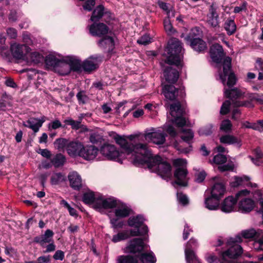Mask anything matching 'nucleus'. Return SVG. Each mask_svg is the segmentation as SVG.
I'll list each match as a JSON object with an SVG mask.
<instances>
[{
	"label": "nucleus",
	"mask_w": 263,
	"mask_h": 263,
	"mask_svg": "<svg viewBox=\"0 0 263 263\" xmlns=\"http://www.w3.org/2000/svg\"><path fill=\"white\" fill-rule=\"evenodd\" d=\"M255 154L256 157V158L250 157L252 162L256 165H259L262 161L261 160L263 158V154L259 149L255 150Z\"/></svg>",
	"instance_id": "48"
},
{
	"label": "nucleus",
	"mask_w": 263,
	"mask_h": 263,
	"mask_svg": "<svg viewBox=\"0 0 263 263\" xmlns=\"http://www.w3.org/2000/svg\"><path fill=\"white\" fill-rule=\"evenodd\" d=\"M53 232L49 230H47L45 233L34 238V242L39 243L42 247H45L46 243L53 240Z\"/></svg>",
	"instance_id": "24"
},
{
	"label": "nucleus",
	"mask_w": 263,
	"mask_h": 263,
	"mask_svg": "<svg viewBox=\"0 0 263 263\" xmlns=\"http://www.w3.org/2000/svg\"><path fill=\"white\" fill-rule=\"evenodd\" d=\"M115 208V214L116 218H110V223L114 228H122L123 223L118 222V219L127 217L130 214V209L125 204L118 202Z\"/></svg>",
	"instance_id": "11"
},
{
	"label": "nucleus",
	"mask_w": 263,
	"mask_h": 263,
	"mask_svg": "<svg viewBox=\"0 0 263 263\" xmlns=\"http://www.w3.org/2000/svg\"><path fill=\"white\" fill-rule=\"evenodd\" d=\"M11 50L14 58L23 59L30 52L31 49L25 45L14 43L11 46Z\"/></svg>",
	"instance_id": "15"
},
{
	"label": "nucleus",
	"mask_w": 263,
	"mask_h": 263,
	"mask_svg": "<svg viewBox=\"0 0 263 263\" xmlns=\"http://www.w3.org/2000/svg\"><path fill=\"white\" fill-rule=\"evenodd\" d=\"M220 142L227 145H236L240 147L241 145L240 140L236 137L232 135H224L219 138Z\"/></svg>",
	"instance_id": "30"
},
{
	"label": "nucleus",
	"mask_w": 263,
	"mask_h": 263,
	"mask_svg": "<svg viewBox=\"0 0 263 263\" xmlns=\"http://www.w3.org/2000/svg\"><path fill=\"white\" fill-rule=\"evenodd\" d=\"M217 7L212 4L209 8V13L207 15V23L212 27L219 26L218 14L217 13Z\"/></svg>",
	"instance_id": "21"
},
{
	"label": "nucleus",
	"mask_w": 263,
	"mask_h": 263,
	"mask_svg": "<svg viewBox=\"0 0 263 263\" xmlns=\"http://www.w3.org/2000/svg\"><path fill=\"white\" fill-rule=\"evenodd\" d=\"M260 232L261 231L258 230L256 231L253 229H251L242 231L238 235H239L241 238L243 237L245 239H251L258 237Z\"/></svg>",
	"instance_id": "37"
},
{
	"label": "nucleus",
	"mask_w": 263,
	"mask_h": 263,
	"mask_svg": "<svg viewBox=\"0 0 263 263\" xmlns=\"http://www.w3.org/2000/svg\"><path fill=\"white\" fill-rule=\"evenodd\" d=\"M151 42V39L148 35L145 34L137 40L139 44L146 45Z\"/></svg>",
	"instance_id": "56"
},
{
	"label": "nucleus",
	"mask_w": 263,
	"mask_h": 263,
	"mask_svg": "<svg viewBox=\"0 0 263 263\" xmlns=\"http://www.w3.org/2000/svg\"><path fill=\"white\" fill-rule=\"evenodd\" d=\"M206 259L209 263H222L219 258L212 255H209L208 256H206Z\"/></svg>",
	"instance_id": "64"
},
{
	"label": "nucleus",
	"mask_w": 263,
	"mask_h": 263,
	"mask_svg": "<svg viewBox=\"0 0 263 263\" xmlns=\"http://www.w3.org/2000/svg\"><path fill=\"white\" fill-rule=\"evenodd\" d=\"M231 59L227 57L223 62L222 72L219 71V78L223 84L228 78L227 85L229 87L233 86L236 83L235 75L231 71Z\"/></svg>",
	"instance_id": "9"
},
{
	"label": "nucleus",
	"mask_w": 263,
	"mask_h": 263,
	"mask_svg": "<svg viewBox=\"0 0 263 263\" xmlns=\"http://www.w3.org/2000/svg\"><path fill=\"white\" fill-rule=\"evenodd\" d=\"M232 124L229 120H224L222 121L220 125V130L229 133L232 129Z\"/></svg>",
	"instance_id": "51"
},
{
	"label": "nucleus",
	"mask_w": 263,
	"mask_h": 263,
	"mask_svg": "<svg viewBox=\"0 0 263 263\" xmlns=\"http://www.w3.org/2000/svg\"><path fill=\"white\" fill-rule=\"evenodd\" d=\"M129 237V235L127 231H123L120 232L116 235H115L112 237V241L114 242H117L121 240L127 239Z\"/></svg>",
	"instance_id": "46"
},
{
	"label": "nucleus",
	"mask_w": 263,
	"mask_h": 263,
	"mask_svg": "<svg viewBox=\"0 0 263 263\" xmlns=\"http://www.w3.org/2000/svg\"><path fill=\"white\" fill-rule=\"evenodd\" d=\"M164 28L168 35H173L175 32V30L173 27L169 18L164 20Z\"/></svg>",
	"instance_id": "47"
},
{
	"label": "nucleus",
	"mask_w": 263,
	"mask_h": 263,
	"mask_svg": "<svg viewBox=\"0 0 263 263\" xmlns=\"http://www.w3.org/2000/svg\"><path fill=\"white\" fill-rule=\"evenodd\" d=\"M250 191L245 189L238 192L236 198L238 201V211L242 213H248L252 211L255 206L254 201L247 196Z\"/></svg>",
	"instance_id": "7"
},
{
	"label": "nucleus",
	"mask_w": 263,
	"mask_h": 263,
	"mask_svg": "<svg viewBox=\"0 0 263 263\" xmlns=\"http://www.w3.org/2000/svg\"><path fill=\"white\" fill-rule=\"evenodd\" d=\"M148 232V228L147 226H143L141 229L137 230H131L130 231V235L132 236H136L139 235H143Z\"/></svg>",
	"instance_id": "52"
},
{
	"label": "nucleus",
	"mask_w": 263,
	"mask_h": 263,
	"mask_svg": "<svg viewBox=\"0 0 263 263\" xmlns=\"http://www.w3.org/2000/svg\"><path fill=\"white\" fill-rule=\"evenodd\" d=\"M219 199L211 196L206 198L204 201L205 208L209 210H216L219 206Z\"/></svg>",
	"instance_id": "35"
},
{
	"label": "nucleus",
	"mask_w": 263,
	"mask_h": 263,
	"mask_svg": "<svg viewBox=\"0 0 263 263\" xmlns=\"http://www.w3.org/2000/svg\"><path fill=\"white\" fill-rule=\"evenodd\" d=\"M65 60L70 65V71L81 72L83 70L82 63L77 57L72 55L65 57Z\"/></svg>",
	"instance_id": "28"
},
{
	"label": "nucleus",
	"mask_w": 263,
	"mask_h": 263,
	"mask_svg": "<svg viewBox=\"0 0 263 263\" xmlns=\"http://www.w3.org/2000/svg\"><path fill=\"white\" fill-rule=\"evenodd\" d=\"M120 146L123 152H119L114 145L104 144L101 146L100 152L106 159L116 160L120 163H122V160L124 158V155L126 154L127 156H130L133 163V157L131 155H128L120 145Z\"/></svg>",
	"instance_id": "6"
},
{
	"label": "nucleus",
	"mask_w": 263,
	"mask_h": 263,
	"mask_svg": "<svg viewBox=\"0 0 263 263\" xmlns=\"http://www.w3.org/2000/svg\"><path fill=\"white\" fill-rule=\"evenodd\" d=\"M234 164L232 162L228 163L226 164L219 166L218 168L221 172L232 171L234 168Z\"/></svg>",
	"instance_id": "58"
},
{
	"label": "nucleus",
	"mask_w": 263,
	"mask_h": 263,
	"mask_svg": "<svg viewBox=\"0 0 263 263\" xmlns=\"http://www.w3.org/2000/svg\"><path fill=\"white\" fill-rule=\"evenodd\" d=\"M89 33L93 36L99 37L106 34L108 31V27L103 23H94L88 27Z\"/></svg>",
	"instance_id": "18"
},
{
	"label": "nucleus",
	"mask_w": 263,
	"mask_h": 263,
	"mask_svg": "<svg viewBox=\"0 0 263 263\" xmlns=\"http://www.w3.org/2000/svg\"><path fill=\"white\" fill-rule=\"evenodd\" d=\"M191 243H196L195 239L191 238L186 244L185 249L186 260L188 263H199V261L194 252L191 250Z\"/></svg>",
	"instance_id": "23"
},
{
	"label": "nucleus",
	"mask_w": 263,
	"mask_h": 263,
	"mask_svg": "<svg viewBox=\"0 0 263 263\" xmlns=\"http://www.w3.org/2000/svg\"><path fill=\"white\" fill-rule=\"evenodd\" d=\"M101 62L100 56L98 55L90 56L83 62V70L87 72L95 70L99 67Z\"/></svg>",
	"instance_id": "13"
},
{
	"label": "nucleus",
	"mask_w": 263,
	"mask_h": 263,
	"mask_svg": "<svg viewBox=\"0 0 263 263\" xmlns=\"http://www.w3.org/2000/svg\"><path fill=\"white\" fill-rule=\"evenodd\" d=\"M212 132L213 126L211 124H209L200 128L198 130V133L200 136H208L211 134Z\"/></svg>",
	"instance_id": "49"
},
{
	"label": "nucleus",
	"mask_w": 263,
	"mask_h": 263,
	"mask_svg": "<svg viewBox=\"0 0 263 263\" xmlns=\"http://www.w3.org/2000/svg\"><path fill=\"white\" fill-rule=\"evenodd\" d=\"M178 200L183 205L188 203V199L187 196L182 193H178L177 194Z\"/></svg>",
	"instance_id": "59"
},
{
	"label": "nucleus",
	"mask_w": 263,
	"mask_h": 263,
	"mask_svg": "<svg viewBox=\"0 0 263 263\" xmlns=\"http://www.w3.org/2000/svg\"><path fill=\"white\" fill-rule=\"evenodd\" d=\"M117 263H138V258L136 256H121L118 258Z\"/></svg>",
	"instance_id": "41"
},
{
	"label": "nucleus",
	"mask_w": 263,
	"mask_h": 263,
	"mask_svg": "<svg viewBox=\"0 0 263 263\" xmlns=\"http://www.w3.org/2000/svg\"><path fill=\"white\" fill-rule=\"evenodd\" d=\"M242 241L239 235L230 238L228 240V243L231 246L228 250L222 253V257L224 260L227 261L228 258H236L241 255L242 248L237 243H240Z\"/></svg>",
	"instance_id": "8"
},
{
	"label": "nucleus",
	"mask_w": 263,
	"mask_h": 263,
	"mask_svg": "<svg viewBox=\"0 0 263 263\" xmlns=\"http://www.w3.org/2000/svg\"><path fill=\"white\" fill-rule=\"evenodd\" d=\"M66 177L61 173H53L50 178V183L52 185L59 184L65 180Z\"/></svg>",
	"instance_id": "38"
},
{
	"label": "nucleus",
	"mask_w": 263,
	"mask_h": 263,
	"mask_svg": "<svg viewBox=\"0 0 263 263\" xmlns=\"http://www.w3.org/2000/svg\"><path fill=\"white\" fill-rule=\"evenodd\" d=\"M98 45L101 48L106 49L108 51H111L114 48L115 43L111 37L106 36L98 42Z\"/></svg>",
	"instance_id": "34"
},
{
	"label": "nucleus",
	"mask_w": 263,
	"mask_h": 263,
	"mask_svg": "<svg viewBox=\"0 0 263 263\" xmlns=\"http://www.w3.org/2000/svg\"><path fill=\"white\" fill-rule=\"evenodd\" d=\"M170 112L172 116V122L178 127H182L186 125V120L183 117V111L179 102L170 105Z\"/></svg>",
	"instance_id": "10"
},
{
	"label": "nucleus",
	"mask_w": 263,
	"mask_h": 263,
	"mask_svg": "<svg viewBox=\"0 0 263 263\" xmlns=\"http://www.w3.org/2000/svg\"><path fill=\"white\" fill-rule=\"evenodd\" d=\"M84 145L80 142H69L66 147V151L68 155L71 157L80 156L82 152Z\"/></svg>",
	"instance_id": "20"
},
{
	"label": "nucleus",
	"mask_w": 263,
	"mask_h": 263,
	"mask_svg": "<svg viewBox=\"0 0 263 263\" xmlns=\"http://www.w3.org/2000/svg\"><path fill=\"white\" fill-rule=\"evenodd\" d=\"M237 200V199H236L232 196L227 197L221 204V210L224 213H230L234 211Z\"/></svg>",
	"instance_id": "25"
},
{
	"label": "nucleus",
	"mask_w": 263,
	"mask_h": 263,
	"mask_svg": "<svg viewBox=\"0 0 263 263\" xmlns=\"http://www.w3.org/2000/svg\"><path fill=\"white\" fill-rule=\"evenodd\" d=\"M233 104L236 107L245 106L248 108H252L254 106L252 102L250 100L245 102L236 101L233 102Z\"/></svg>",
	"instance_id": "55"
},
{
	"label": "nucleus",
	"mask_w": 263,
	"mask_h": 263,
	"mask_svg": "<svg viewBox=\"0 0 263 263\" xmlns=\"http://www.w3.org/2000/svg\"><path fill=\"white\" fill-rule=\"evenodd\" d=\"M45 63L52 67L53 70L60 75H67L70 72V65L65 60V57L56 53H50L46 56Z\"/></svg>",
	"instance_id": "4"
},
{
	"label": "nucleus",
	"mask_w": 263,
	"mask_h": 263,
	"mask_svg": "<svg viewBox=\"0 0 263 263\" xmlns=\"http://www.w3.org/2000/svg\"><path fill=\"white\" fill-rule=\"evenodd\" d=\"M114 139L128 155H131L134 164H146L152 172L156 173L162 178L171 177L170 164L158 155L153 156L146 144L129 142L123 137L117 134L114 136Z\"/></svg>",
	"instance_id": "1"
},
{
	"label": "nucleus",
	"mask_w": 263,
	"mask_h": 263,
	"mask_svg": "<svg viewBox=\"0 0 263 263\" xmlns=\"http://www.w3.org/2000/svg\"><path fill=\"white\" fill-rule=\"evenodd\" d=\"M225 191L226 189L224 185L222 183H217L212 187L211 196L220 199L223 196Z\"/></svg>",
	"instance_id": "33"
},
{
	"label": "nucleus",
	"mask_w": 263,
	"mask_h": 263,
	"mask_svg": "<svg viewBox=\"0 0 263 263\" xmlns=\"http://www.w3.org/2000/svg\"><path fill=\"white\" fill-rule=\"evenodd\" d=\"M198 31L196 28L192 29L190 34L185 37V40L190 44L194 50L201 52L206 49V45L205 42L200 38L195 37V32Z\"/></svg>",
	"instance_id": "12"
},
{
	"label": "nucleus",
	"mask_w": 263,
	"mask_h": 263,
	"mask_svg": "<svg viewBox=\"0 0 263 263\" xmlns=\"http://www.w3.org/2000/svg\"><path fill=\"white\" fill-rule=\"evenodd\" d=\"M210 55L214 62L219 63L224 55L222 46L218 44L213 45L210 48Z\"/></svg>",
	"instance_id": "19"
},
{
	"label": "nucleus",
	"mask_w": 263,
	"mask_h": 263,
	"mask_svg": "<svg viewBox=\"0 0 263 263\" xmlns=\"http://www.w3.org/2000/svg\"><path fill=\"white\" fill-rule=\"evenodd\" d=\"M205 176L206 173L204 171L198 172L195 175V181L199 183L201 182L204 180Z\"/></svg>",
	"instance_id": "63"
},
{
	"label": "nucleus",
	"mask_w": 263,
	"mask_h": 263,
	"mask_svg": "<svg viewBox=\"0 0 263 263\" xmlns=\"http://www.w3.org/2000/svg\"><path fill=\"white\" fill-rule=\"evenodd\" d=\"M77 98L80 103L84 104L87 100V97L84 91L79 92L77 95Z\"/></svg>",
	"instance_id": "61"
},
{
	"label": "nucleus",
	"mask_w": 263,
	"mask_h": 263,
	"mask_svg": "<svg viewBox=\"0 0 263 263\" xmlns=\"http://www.w3.org/2000/svg\"><path fill=\"white\" fill-rule=\"evenodd\" d=\"M164 76L166 81L171 83H174L177 82L179 78V73L177 70L169 67L165 69Z\"/></svg>",
	"instance_id": "32"
},
{
	"label": "nucleus",
	"mask_w": 263,
	"mask_h": 263,
	"mask_svg": "<svg viewBox=\"0 0 263 263\" xmlns=\"http://www.w3.org/2000/svg\"><path fill=\"white\" fill-rule=\"evenodd\" d=\"M224 28L228 34L231 35L234 33L236 28L234 21L233 20L227 21L224 23Z\"/></svg>",
	"instance_id": "45"
},
{
	"label": "nucleus",
	"mask_w": 263,
	"mask_h": 263,
	"mask_svg": "<svg viewBox=\"0 0 263 263\" xmlns=\"http://www.w3.org/2000/svg\"><path fill=\"white\" fill-rule=\"evenodd\" d=\"M144 247V245L142 239L140 238H134L130 241L128 249L130 252L136 253L141 251Z\"/></svg>",
	"instance_id": "31"
},
{
	"label": "nucleus",
	"mask_w": 263,
	"mask_h": 263,
	"mask_svg": "<svg viewBox=\"0 0 263 263\" xmlns=\"http://www.w3.org/2000/svg\"><path fill=\"white\" fill-rule=\"evenodd\" d=\"M166 50L168 56L165 62L170 65H174L178 68L181 67L183 53L182 43L176 38L171 39L168 43Z\"/></svg>",
	"instance_id": "3"
},
{
	"label": "nucleus",
	"mask_w": 263,
	"mask_h": 263,
	"mask_svg": "<svg viewBox=\"0 0 263 263\" xmlns=\"http://www.w3.org/2000/svg\"><path fill=\"white\" fill-rule=\"evenodd\" d=\"M231 103L230 101H226L222 105L220 109V113L222 115H226L229 111V108Z\"/></svg>",
	"instance_id": "57"
},
{
	"label": "nucleus",
	"mask_w": 263,
	"mask_h": 263,
	"mask_svg": "<svg viewBox=\"0 0 263 263\" xmlns=\"http://www.w3.org/2000/svg\"><path fill=\"white\" fill-rule=\"evenodd\" d=\"M182 135L181 136V138L183 142H185L189 144V146L186 148H183V143L182 142L180 143L178 146L177 145H175L177 149L180 151L182 153H188L191 151L192 146L191 143L192 141V140L194 138V133L192 131L191 129H189L187 130H182Z\"/></svg>",
	"instance_id": "14"
},
{
	"label": "nucleus",
	"mask_w": 263,
	"mask_h": 263,
	"mask_svg": "<svg viewBox=\"0 0 263 263\" xmlns=\"http://www.w3.org/2000/svg\"><path fill=\"white\" fill-rule=\"evenodd\" d=\"M102 139V137L96 133L91 134L89 137L90 141L93 144H96L100 142Z\"/></svg>",
	"instance_id": "60"
},
{
	"label": "nucleus",
	"mask_w": 263,
	"mask_h": 263,
	"mask_svg": "<svg viewBox=\"0 0 263 263\" xmlns=\"http://www.w3.org/2000/svg\"><path fill=\"white\" fill-rule=\"evenodd\" d=\"M60 127H65V126H63L61 122L58 119L52 121L48 125V128L49 131H51L52 129H56Z\"/></svg>",
	"instance_id": "53"
},
{
	"label": "nucleus",
	"mask_w": 263,
	"mask_h": 263,
	"mask_svg": "<svg viewBox=\"0 0 263 263\" xmlns=\"http://www.w3.org/2000/svg\"><path fill=\"white\" fill-rule=\"evenodd\" d=\"M68 178L70 185L74 190H79L82 186V178L81 176L75 171L69 173Z\"/></svg>",
	"instance_id": "27"
},
{
	"label": "nucleus",
	"mask_w": 263,
	"mask_h": 263,
	"mask_svg": "<svg viewBox=\"0 0 263 263\" xmlns=\"http://www.w3.org/2000/svg\"><path fill=\"white\" fill-rule=\"evenodd\" d=\"M144 218L141 215L130 217L128 220V224L132 227L139 228L145 226L143 224Z\"/></svg>",
	"instance_id": "36"
},
{
	"label": "nucleus",
	"mask_w": 263,
	"mask_h": 263,
	"mask_svg": "<svg viewBox=\"0 0 263 263\" xmlns=\"http://www.w3.org/2000/svg\"><path fill=\"white\" fill-rule=\"evenodd\" d=\"M162 92L167 100L173 101L178 95L177 89L173 85H165L164 86Z\"/></svg>",
	"instance_id": "29"
},
{
	"label": "nucleus",
	"mask_w": 263,
	"mask_h": 263,
	"mask_svg": "<svg viewBox=\"0 0 263 263\" xmlns=\"http://www.w3.org/2000/svg\"><path fill=\"white\" fill-rule=\"evenodd\" d=\"M104 8L102 5H99L93 11L92 14L91 16L90 20L92 22L98 21L100 19L104 13Z\"/></svg>",
	"instance_id": "39"
},
{
	"label": "nucleus",
	"mask_w": 263,
	"mask_h": 263,
	"mask_svg": "<svg viewBox=\"0 0 263 263\" xmlns=\"http://www.w3.org/2000/svg\"><path fill=\"white\" fill-rule=\"evenodd\" d=\"M69 142L65 139L60 138L57 139L54 142V145L57 149L59 150H62L64 148L66 149V147L68 144Z\"/></svg>",
	"instance_id": "44"
},
{
	"label": "nucleus",
	"mask_w": 263,
	"mask_h": 263,
	"mask_svg": "<svg viewBox=\"0 0 263 263\" xmlns=\"http://www.w3.org/2000/svg\"><path fill=\"white\" fill-rule=\"evenodd\" d=\"M213 160L217 164H222L227 162V158L226 156L219 154L214 157Z\"/></svg>",
	"instance_id": "54"
},
{
	"label": "nucleus",
	"mask_w": 263,
	"mask_h": 263,
	"mask_svg": "<svg viewBox=\"0 0 263 263\" xmlns=\"http://www.w3.org/2000/svg\"><path fill=\"white\" fill-rule=\"evenodd\" d=\"M97 209L99 211L103 209H112L117 205V201L113 198H105L100 195L99 199L97 200Z\"/></svg>",
	"instance_id": "16"
},
{
	"label": "nucleus",
	"mask_w": 263,
	"mask_h": 263,
	"mask_svg": "<svg viewBox=\"0 0 263 263\" xmlns=\"http://www.w3.org/2000/svg\"><path fill=\"white\" fill-rule=\"evenodd\" d=\"M137 258L138 259L139 257ZM139 259L143 263H155L156 261V258L152 252L141 254Z\"/></svg>",
	"instance_id": "40"
},
{
	"label": "nucleus",
	"mask_w": 263,
	"mask_h": 263,
	"mask_svg": "<svg viewBox=\"0 0 263 263\" xmlns=\"http://www.w3.org/2000/svg\"><path fill=\"white\" fill-rule=\"evenodd\" d=\"M186 161L183 159H177L173 161L174 165L176 167L174 173L175 181L174 183L180 186H185L187 184V171L186 169Z\"/></svg>",
	"instance_id": "5"
},
{
	"label": "nucleus",
	"mask_w": 263,
	"mask_h": 263,
	"mask_svg": "<svg viewBox=\"0 0 263 263\" xmlns=\"http://www.w3.org/2000/svg\"><path fill=\"white\" fill-rule=\"evenodd\" d=\"M166 132L169 135L175 138L177 135V132L174 127L168 123H166L162 127H160L157 129L154 128L147 129L144 132V137L146 140L157 144L162 145L165 142L166 134L164 133Z\"/></svg>",
	"instance_id": "2"
},
{
	"label": "nucleus",
	"mask_w": 263,
	"mask_h": 263,
	"mask_svg": "<svg viewBox=\"0 0 263 263\" xmlns=\"http://www.w3.org/2000/svg\"><path fill=\"white\" fill-rule=\"evenodd\" d=\"M46 121V117L43 116L41 119L30 118L26 122H23L25 127L31 129L34 133H37Z\"/></svg>",
	"instance_id": "17"
},
{
	"label": "nucleus",
	"mask_w": 263,
	"mask_h": 263,
	"mask_svg": "<svg viewBox=\"0 0 263 263\" xmlns=\"http://www.w3.org/2000/svg\"><path fill=\"white\" fill-rule=\"evenodd\" d=\"M100 197V194L89 191L84 194L83 201L86 204L92 205L96 209L97 200L99 199Z\"/></svg>",
	"instance_id": "26"
},
{
	"label": "nucleus",
	"mask_w": 263,
	"mask_h": 263,
	"mask_svg": "<svg viewBox=\"0 0 263 263\" xmlns=\"http://www.w3.org/2000/svg\"><path fill=\"white\" fill-rule=\"evenodd\" d=\"M65 162V157L62 154H57L51 160L52 164L56 167L62 166Z\"/></svg>",
	"instance_id": "43"
},
{
	"label": "nucleus",
	"mask_w": 263,
	"mask_h": 263,
	"mask_svg": "<svg viewBox=\"0 0 263 263\" xmlns=\"http://www.w3.org/2000/svg\"><path fill=\"white\" fill-rule=\"evenodd\" d=\"M30 60L34 63H39L43 58V55L37 51H33L30 53Z\"/></svg>",
	"instance_id": "50"
},
{
	"label": "nucleus",
	"mask_w": 263,
	"mask_h": 263,
	"mask_svg": "<svg viewBox=\"0 0 263 263\" xmlns=\"http://www.w3.org/2000/svg\"><path fill=\"white\" fill-rule=\"evenodd\" d=\"M65 253L61 250H57L54 255L53 258L55 260H63L64 258Z\"/></svg>",
	"instance_id": "62"
},
{
	"label": "nucleus",
	"mask_w": 263,
	"mask_h": 263,
	"mask_svg": "<svg viewBox=\"0 0 263 263\" xmlns=\"http://www.w3.org/2000/svg\"><path fill=\"white\" fill-rule=\"evenodd\" d=\"M98 152V148L95 146L87 145L83 147L82 152L80 153V157L86 160H92L96 157Z\"/></svg>",
	"instance_id": "22"
},
{
	"label": "nucleus",
	"mask_w": 263,
	"mask_h": 263,
	"mask_svg": "<svg viewBox=\"0 0 263 263\" xmlns=\"http://www.w3.org/2000/svg\"><path fill=\"white\" fill-rule=\"evenodd\" d=\"M226 97L232 99L233 98H237L241 96L242 93L237 88H233L230 90H227L224 92Z\"/></svg>",
	"instance_id": "42"
}]
</instances>
